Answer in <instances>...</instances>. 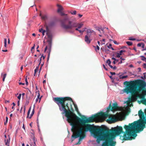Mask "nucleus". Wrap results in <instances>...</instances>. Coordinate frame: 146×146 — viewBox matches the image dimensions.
<instances>
[{"label":"nucleus","mask_w":146,"mask_h":146,"mask_svg":"<svg viewBox=\"0 0 146 146\" xmlns=\"http://www.w3.org/2000/svg\"><path fill=\"white\" fill-rule=\"evenodd\" d=\"M106 64H108V65L110 67V65H111V61L110 59H108L107 60L106 62Z\"/></svg>","instance_id":"23"},{"label":"nucleus","mask_w":146,"mask_h":146,"mask_svg":"<svg viewBox=\"0 0 146 146\" xmlns=\"http://www.w3.org/2000/svg\"><path fill=\"white\" fill-rule=\"evenodd\" d=\"M25 107L24 108V112H23L24 114H25Z\"/></svg>","instance_id":"54"},{"label":"nucleus","mask_w":146,"mask_h":146,"mask_svg":"<svg viewBox=\"0 0 146 146\" xmlns=\"http://www.w3.org/2000/svg\"><path fill=\"white\" fill-rule=\"evenodd\" d=\"M40 16L41 17V19L44 20H45L47 18V16L46 15H44L43 16H42L41 15V13H40Z\"/></svg>","instance_id":"19"},{"label":"nucleus","mask_w":146,"mask_h":146,"mask_svg":"<svg viewBox=\"0 0 146 146\" xmlns=\"http://www.w3.org/2000/svg\"><path fill=\"white\" fill-rule=\"evenodd\" d=\"M39 65L40 64H39L38 66H36V68L35 70V72H36L38 70Z\"/></svg>","instance_id":"31"},{"label":"nucleus","mask_w":146,"mask_h":146,"mask_svg":"<svg viewBox=\"0 0 146 146\" xmlns=\"http://www.w3.org/2000/svg\"><path fill=\"white\" fill-rule=\"evenodd\" d=\"M63 21L64 20L62 21V27L63 28L65 29H70L73 27V26L72 24V21H69L68 22V24L66 25L63 23V22H65L66 20L65 21Z\"/></svg>","instance_id":"10"},{"label":"nucleus","mask_w":146,"mask_h":146,"mask_svg":"<svg viewBox=\"0 0 146 146\" xmlns=\"http://www.w3.org/2000/svg\"><path fill=\"white\" fill-rule=\"evenodd\" d=\"M115 61L116 60H114L113 61V63L114 64H115L116 62H115Z\"/></svg>","instance_id":"64"},{"label":"nucleus","mask_w":146,"mask_h":146,"mask_svg":"<svg viewBox=\"0 0 146 146\" xmlns=\"http://www.w3.org/2000/svg\"><path fill=\"white\" fill-rule=\"evenodd\" d=\"M19 85H24L25 84V83H23L21 82H20L19 83Z\"/></svg>","instance_id":"52"},{"label":"nucleus","mask_w":146,"mask_h":146,"mask_svg":"<svg viewBox=\"0 0 146 146\" xmlns=\"http://www.w3.org/2000/svg\"><path fill=\"white\" fill-rule=\"evenodd\" d=\"M121 60L120 62L119 63V64H121V63H122V60H125V59L124 58H121Z\"/></svg>","instance_id":"41"},{"label":"nucleus","mask_w":146,"mask_h":146,"mask_svg":"<svg viewBox=\"0 0 146 146\" xmlns=\"http://www.w3.org/2000/svg\"><path fill=\"white\" fill-rule=\"evenodd\" d=\"M4 47L5 48H7V40L6 38H4Z\"/></svg>","instance_id":"24"},{"label":"nucleus","mask_w":146,"mask_h":146,"mask_svg":"<svg viewBox=\"0 0 146 146\" xmlns=\"http://www.w3.org/2000/svg\"><path fill=\"white\" fill-rule=\"evenodd\" d=\"M111 59L112 60H116V59L115 58H113V57Z\"/></svg>","instance_id":"63"},{"label":"nucleus","mask_w":146,"mask_h":146,"mask_svg":"<svg viewBox=\"0 0 146 146\" xmlns=\"http://www.w3.org/2000/svg\"><path fill=\"white\" fill-rule=\"evenodd\" d=\"M7 74L5 73L3 74V73H2L1 74V76L3 78V81L4 82L5 81V79L6 76Z\"/></svg>","instance_id":"15"},{"label":"nucleus","mask_w":146,"mask_h":146,"mask_svg":"<svg viewBox=\"0 0 146 146\" xmlns=\"http://www.w3.org/2000/svg\"><path fill=\"white\" fill-rule=\"evenodd\" d=\"M145 88L143 89H142L141 90L143 92L142 95H138V97L140 98H144V96L146 95V90H144Z\"/></svg>","instance_id":"11"},{"label":"nucleus","mask_w":146,"mask_h":146,"mask_svg":"<svg viewBox=\"0 0 146 146\" xmlns=\"http://www.w3.org/2000/svg\"><path fill=\"white\" fill-rule=\"evenodd\" d=\"M132 44V43L131 42L128 41V46H131Z\"/></svg>","instance_id":"43"},{"label":"nucleus","mask_w":146,"mask_h":146,"mask_svg":"<svg viewBox=\"0 0 146 146\" xmlns=\"http://www.w3.org/2000/svg\"><path fill=\"white\" fill-rule=\"evenodd\" d=\"M9 100H5V103H9Z\"/></svg>","instance_id":"61"},{"label":"nucleus","mask_w":146,"mask_h":146,"mask_svg":"<svg viewBox=\"0 0 146 146\" xmlns=\"http://www.w3.org/2000/svg\"><path fill=\"white\" fill-rule=\"evenodd\" d=\"M143 67H144V68H146V64H145V63H144V64H143Z\"/></svg>","instance_id":"51"},{"label":"nucleus","mask_w":146,"mask_h":146,"mask_svg":"<svg viewBox=\"0 0 146 146\" xmlns=\"http://www.w3.org/2000/svg\"><path fill=\"white\" fill-rule=\"evenodd\" d=\"M31 108H29V110L28 111V112H27V118H29V114H30V112L31 111Z\"/></svg>","instance_id":"27"},{"label":"nucleus","mask_w":146,"mask_h":146,"mask_svg":"<svg viewBox=\"0 0 146 146\" xmlns=\"http://www.w3.org/2000/svg\"><path fill=\"white\" fill-rule=\"evenodd\" d=\"M143 43H139L137 44V46L138 47H140L143 44Z\"/></svg>","instance_id":"36"},{"label":"nucleus","mask_w":146,"mask_h":146,"mask_svg":"<svg viewBox=\"0 0 146 146\" xmlns=\"http://www.w3.org/2000/svg\"><path fill=\"white\" fill-rule=\"evenodd\" d=\"M78 16H79V17L80 18H81V17H82V15L79 14H78Z\"/></svg>","instance_id":"56"},{"label":"nucleus","mask_w":146,"mask_h":146,"mask_svg":"<svg viewBox=\"0 0 146 146\" xmlns=\"http://www.w3.org/2000/svg\"><path fill=\"white\" fill-rule=\"evenodd\" d=\"M136 100V98L133 97H132L131 98V99L129 98H128V107H129V106L131 107V106H133V105L132 104H130V100L132 101L133 100Z\"/></svg>","instance_id":"14"},{"label":"nucleus","mask_w":146,"mask_h":146,"mask_svg":"<svg viewBox=\"0 0 146 146\" xmlns=\"http://www.w3.org/2000/svg\"><path fill=\"white\" fill-rule=\"evenodd\" d=\"M126 104L125 107H119L118 104L116 102L114 103L112 105L111 111L114 112L116 111H121V112L119 113H123L125 112V116L128 113V101L124 102V104Z\"/></svg>","instance_id":"6"},{"label":"nucleus","mask_w":146,"mask_h":146,"mask_svg":"<svg viewBox=\"0 0 146 146\" xmlns=\"http://www.w3.org/2000/svg\"><path fill=\"white\" fill-rule=\"evenodd\" d=\"M125 73H122L121 75H120V73L118 74V75H119V78L121 79H123L124 78H126L128 77L127 75H123Z\"/></svg>","instance_id":"12"},{"label":"nucleus","mask_w":146,"mask_h":146,"mask_svg":"<svg viewBox=\"0 0 146 146\" xmlns=\"http://www.w3.org/2000/svg\"><path fill=\"white\" fill-rule=\"evenodd\" d=\"M78 23H74L73 24H72V26L73 27H76L78 26Z\"/></svg>","instance_id":"29"},{"label":"nucleus","mask_w":146,"mask_h":146,"mask_svg":"<svg viewBox=\"0 0 146 146\" xmlns=\"http://www.w3.org/2000/svg\"><path fill=\"white\" fill-rule=\"evenodd\" d=\"M142 103L144 105H146V99L143 100L141 101Z\"/></svg>","instance_id":"32"},{"label":"nucleus","mask_w":146,"mask_h":146,"mask_svg":"<svg viewBox=\"0 0 146 146\" xmlns=\"http://www.w3.org/2000/svg\"><path fill=\"white\" fill-rule=\"evenodd\" d=\"M50 50L49 52H48V60L49 58V56H50Z\"/></svg>","instance_id":"47"},{"label":"nucleus","mask_w":146,"mask_h":146,"mask_svg":"<svg viewBox=\"0 0 146 146\" xmlns=\"http://www.w3.org/2000/svg\"><path fill=\"white\" fill-rule=\"evenodd\" d=\"M22 128L24 129L25 130V126H24V124H23V126H22Z\"/></svg>","instance_id":"59"},{"label":"nucleus","mask_w":146,"mask_h":146,"mask_svg":"<svg viewBox=\"0 0 146 146\" xmlns=\"http://www.w3.org/2000/svg\"><path fill=\"white\" fill-rule=\"evenodd\" d=\"M34 109H33L32 111V112H31L30 116H29V119H31V118L33 116V115L34 114Z\"/></svg>","instance_id":"25"},{"label":"nucleus","mask_w":146,"mask_h":146,"mask_svg":"<svg viewBox=\"0 0 146 146\" xmlns=\"http://www.w3.org/2000/svg\"><path fill=\"white\" fill-rule=\"evenodd\" d=\"M84 25V24L83 23H78V27L77 28H78V29H80Z\"/></svg>","instance_id":"20"},{"label":"nucleus","mask_w":146,"mask_h":146,"mask_svg":"<svg viewBox=\"0 0 146 146\" xmlns=\"http://www.w3.org/2000/svg\"><path fill=\"white\" fill-rule=\"evenodd\" d=\"M103 67H104V68L106 70H108V69H107L106 68V66H105V65L104 64H103Z\"/></svg>","instance_id":"46"},{"label":"nucleus","mask_w":146,"mask_h":146,"mask_svg":"<svg viewBox=\"0 0 146 146\" xmlns=\"http://www.w3.org/2000/svg\"><path fill=\"white\" fill-rule=\"evenodd\" d=\"M124 129L125 131L124 132L123 131L122 128L117 126L116 127L111 128V130L113 131V133H107L109 134H113L115 136V135H119L121 132L123 135L120 136V139L122 140H128V126L125 125ZM107 133V132H106Z\"/></svg>","instance_id":"5"},{"label":"nucleus","mask_w":146,"mask_h":146,"mask_svg":"<svg viewBox=\"0 0 146 146\" xmlns=\"http://www.w3.org/2000/svg\"><path fill=\"white\" fill-rule=\"evenodd\" d=\"M86 35L85 37V41L87 44L90 43L92 37L96 35V32L91 28L86 29Z\"/></svg>","instance_id":"7"},{"label":"nucleus","mask_w":146,"mask_h":146,"mask_svg":"<svg viewBox=\"0 0 146 146\" xmlns=\"http://www.w3.org/2000/svg\"><path fill=\"white\" fill-rule=\"evenodd\" d=\"M47 46H46V47H45V49H44V52H46V51L47 50Z\"/></svg>","instance_id":"57"},{"label":"nucleus","mask_w":146,"mask_h":146,"mask_svg":"<svg viewBox=\"0 0 146 146\" xmlns=\"http://www.w3.org/2000/svg\"><path fill=\"white\" fill-rule=\"evenodd\" d=\"M126 48V49H127V47L125 46H123L121 48Z\"/></svg>","instance_id":"60"},{"label":"nucleus","mask_w":146,"mask_h":146,"mask_svg":"<svg viewBox=\"0 0 146 146\" xmlns=\"http://www.w3.org/2000/svg\"><path fill=\"white\" fill-rule=\"evenodd\" d=\"M93 47L95 48V50L96 52H97L98 51L100 50V47L98 45H97L96 47L95 46H93Z\"/></svg>","instance_id":"22"},{"label":"nucleus","mask_w":146,"mask_h":146,"mask_svg":"<svg viewBox=\"0 0 146 146\" xmlns=\"http://www.w3.org/2000/svg\"><path fill=\"white\" fill-rule=\"evenodd\" d=\"M57 6L58 7L57 10L58 12L60 13L61 15L63 16L65 15L66 16V18L64 19L63 21H65L66 20H68V17L67 16V15L66 14H65L62 11V10H63V8L62 6L59 4L57 5Z\"/></svg>","instance_id":"8"},{"label":"nucleus","mask_w":146,"mask_h":146,"mask_svg":"<svg viewBox=\"0 0 146 146\" xmlns=\"http://www.w3.org/2000/svg\"><path fill=\"white\" fill-rule=\"evenodd\" d=\"M125 116V112L123 113H117L114 115H108L104 113H101L97 117V118L100 121H103L107 119V121L109 123H114L119 119L123 118Z\"/></svg>","instance_id":"3"},{"label":"nucleus","mask_w":146,"mask_h":146,"mask_svg":"<svg viewBox=\"0 0 146 146\" xmlns=\"http://www.w3.org/2000/svg\"><path fill=\"white\" fill-rule=\"evenodd\" d=\"M123 87L125 88V89L121 90L119 93L120 94H123L125 93H128V81H126L123 83Z\"/></svg>","instance_id":"9"},{"label":"nucleus","mask_w":146,"mask_h":146,"mask_svg":"<svg viewBox=\"0 0 146 146\" xmlns=\"http://www.w3.org/2000/svg\"><path fill=\"white\" fill-rule=\"evenodd\" d=\"M115 55L116 57L118 58L120 57V56L121 55L118 52L115 53Z\"/></svg>","instance_id":"21"},{"label":"nucleus","mask_w":146,"mask_h":146,"mask_svg":"<svg viewBox=\"0 0 146 146\" xmlns=\"http://www.w3.org/2000/svg\"><path fill=\"white\" fill-rule=\"evenodd\" d=\"M126 51L125 50H121L119 52H118L121 55L123 53L125 52Z\"/></svg>","instance_id":"28"},{"label":"nucleus","mask_w":146,"mask_h":146,"mask_svg":"<svg viewBox=\"0 0 146 146\" xmlns=\"http://www.w3.org/2000/svg\"><path fill=\"white\" fill-rule=\"evenodd\" d=\"M2 51L3 52H7V49H6L5 50H2Z\"/></svg>","instance_id":"53"},{"label":"nucleus","mask_w":146,"mask_h":146,"mask_svg":"<svg viewBox=\"0 0 146 146\" xmlns=\"http://www.w3.org/2000/svg\"><path fill=\"white\" fill-rule=\"evenodd\" d=\"M130 112V108L128 107V114Z\"/></svg>","instance_id":"58"},{"label":"nucleus","mask_w":146,"mask_h":146,"mask_svg":"<svg viewBox=\"0 0 146 146\" xmlns=\"http://www.w3.org/2000/svg\"><path fill=\"white\" fill-rule=\"evenodd\" d=\"M145 82L142 80L128 82V87L132 86L131 92L132 95L140 92L145 86Z\"/></svg>","instance_id":"4"},{"label":"nucleus","mask_w":146,"mask_h":146,"mask_svg":"<svg viewBox=\"0 0 146 146\" xmlns=\"http://www.w3.org/2000/svg\"><path fill=\"white\" fill-rule=\"evenodd\" d=\"M8 120V117H6V121L5 122V125L7 122Z\"/></svg>","instance_id":"40"},{"label":"nucleus","mask_w":146,"mask_h":146,"mask_svg":"<svg viewBox=\"0 0 146 146\" xmlns=\"http://www.w3.org/2000/svg\"><path fill=\"white\" fill-rule=\"evenodd\" d=\"M10 142V138L9 137L6 140L5 139V143L6 146H9Z\"/></svg>","instance_id":"13"},{"label":"nucleus","mask_w":146,"mask_h":146,"mask_svg":"<svg viewBox=\"0 0 146 146\" xmlns=\"http://www.w3.org/2000/svg\"><path fill=\"white\" fill-rule=\"evenodd\" d=\"M128 39L131 40H136V39L135 38H133L132 37H130Z\"/></svg>","instance_id":"39"},{"label":"nucleus","mask_w":146,"mask_h":146,"mask_svg":"<svg viewBox=\"0 0 146 146\" xmlns=\"http://www.w3.org/2000/svg\"><path fill=\"white\" fill-rule=\"evenodd\" d=\"M74 106L75 107V109L76 110V111L78 112V107L77 106L76 104H74Z\"/></svg>","instance_id":"33"},{"label":"nucleus","mask_w":146,"mask_h":146,"mask_svg":"<svg viewBox=\"0 0 146 146\" xmlns=\"http://www.w3.org/2000/svg\"><path fill=\"white\" fill-rule=\"evenodd\" d=\"M110 73L112 75H115V72H110Z\"/></svg>","instance_id":"48"},{"label":"nucleus","mask_w":146,"mask_h":146,"mask_svg":"<svg viewBox=\"0 0 146 146\" xmlns=\"http://www.w3.org/2000/svg\"><path fill=\"white\" fill-rule=\"evenodd\" d=\"M33 145L35 146V139L34 137H33Z\"/></svg>","instance_id":"37"},{"label":"nucleus","mask_w":146,"mask_h":146,"mask_svg":"<svg viewBox=\"0 0 146 146\" xmlns=\"http://www.w3.org/2000/svg\"><path fill=\"white\" fill-rule=\"evenodd\" d=\"M141 57H142L141 60L144 61L146 59V58L144 56H141Z\"/></svg>","instance_id":"38"},{"label":"nucleus","mask_w":146,"mask_h":146,"mask_svg":"<svg viewBox=\"0 0 146 146\" xmlns=\"http://www.w3.org/2000/svg\"><path fill=\"white\" fill-rule=\"evenodd\" d=\"M43 63L42 64H41V67H40V70H39V72H40V70H41V68H42V67L43 66Z\"/></svg>","instance_id":"49"},{"label":"nucleus","mask_w":146,"mask_h":146,"mask_svg":"<svg viewBox=\"0 0 146 146\" xmlns=\"http://www.w3.org/2000/svg\"><path fill=\"white\" fill-rule=\"evenodd\" d=\"M98 30L100 32L101 31H103V32L104 31V30L103 29H100Z\"/></svg>","instance_id":"50"},{"label":"nucleus","mask_w":146,"mask_h":146,"mask_svg":"<svg viewBox=\"0 0 146 146\" xmlns=\"http://www.w3.org/2000/svg\"><path fill=\"white\" fill-rule=\"evenodd\" d=\"M25 82H26V84L27 85H28V82H27V77H26V78H25Z\"/></svg>","instance_id":"44"},{"label":"nucleus","mask_w":146,"mask_h":146,"mask_svg":"<svg viewBox=\"0 0 146 146\" xmlns=\"http://www.w3.org/2000/svg\"><path fill=\"white\" fill-rule=\"evenodd\" d=\"M138 115L140 119L128 124V140L135 139L137 136V133L142 131L145 127L146 119L144 113L140 110Z\"/></svg>","instance_id":"2"},{"label":"nucleus","mask_w":146,"mask_h":146,"mask_svg":"<svg viewBox=\"0 0 146 146\" xmlns=\"http://www.w3.org/2000/svg\"><path fill=\"white\" fill-rule=\"evenodd\" d=\"M129 67L131 68L133 67V66L132 64H131L129 66Z\"/></svg>","instance_id":"62"},{"label":"nucleus","mask_w":146,"mask_h":146,"mask_svg":"<svg viewBox=\"0 0 146 146\" xmlns=\"http://www.w3.org/2000/svg\"><path fill=\"white\" fill-rule=\"evenodd\" d=\"M86 29H87V28L85 27V28H84V30L83 31H82V30H79L78 29V28H76L75 29L76 30L78 31L80 33H81L82 34L83 32Z\"/></svg>","instance_id":"16"},{"label":"nucleus","mask_w":146,"mask_h":146,"mask_svg":"<svg viewBox=\"0 0 146 146\" xmlns=\"http://www.w3.org/2000/svg\"><path fill=\"white\" fill-rule=\"evenodd\" d=\"M69 97L56 98V103L58 105L60 110L65 114L68 121L72 126L73 134L72 137L76 138L79 137L78 142L76 145L80 144L85 137V131H90L91 135L96 139L97 143H99L101 141H103L102 146H115L116 142L115 136L113 134H109L105 131L103 129L99 126L92 127L89 124H83L93 122L94 119L92 118L80 119L75 114L73 113L68 106L66 104L65 101L70 100Z\"/></svg>","instance_id":"1"},{"label":"nucleus","mask_w":146,"mask_h":146,"mask_svg":"<svg viewBox=\"0 0 146 146\" xmlns=\"http://www.w3.org/2000/svg\"><path fill=\"white\" fill-rule=\"evenodd\" d=\"M21 94H19V95L17 97V98L19 100L18 101V105H19V101L20 100L21 97Z\"/></svg>","instance_id":"26"},{"label":"nucleus","mask_w":146,"mask_h":146,"mask_svg":"<svg viewBox=\"0 0 146 146\" xmlns=\"http://www.w3.org/2000/svg\"><path fill=\"white\" fill-rule=\"evenodd\" d=\"M110 67L111 68V69H112L113 70H115L116 69V67L115 66H113L111 65H110Z\"/></svg>","instance_id":"34"},{"label":"nucleus","mask_w":146,"mask_h":146,"mask_svg":"<svg viewBox=\"0 0 146 146\" xmlns=\"http://www.w3.org/2000/svg\"><path fill=\"white\" fill-rule=\"evenodd\" d=\"M39 32H41L42 33V35L43 36L44 35V33L46 32V31L43 29L42 28H41L39 29Z\"/></svg>","instance_id":"17"},{"label":"nucleus","mask_w":146,"mask_h":146,"mask_svg":"<svg viewBox=\"0 0 146 146\" xmlns=\"http://www.w3.org/2000/svg\"><path fill=\"white\" fill-rule=\"evenodd\" d=\"M144 46H145V44H144V43H143V44H142V45L141 46V47L143 48L144 47Z\"/></svg>","instance_id":"55"},{"label":"nucleus","mask_w":146,"mask_h":146,"mask_svg":"<svg viewBox=\"0 0 146 146\" xmlns=\"http://www.w3.org/2000/svg\"><path fill=\"white\" fill-rule=\"evenodd\" d=\"M108 48H111V47H112V45L111 44H110L108 46Z\"/></svg>","instance_id":"42"},{"label":"nucleus","mask_w":146,"mask_h":146,"mask_svg":"<svg viewBox=\"0 0 146 146\" xmlns=\"http://www.w3.org/2000/svg\"><path fill=\"white\" fill-rule=\"evenodd\" d=\"M70 13L72 15H74L76 14V11H74L72 12H71Z\"/></svg>","instance_id":"35"},{"label":"nucleus","mask_w":146,"mask_h":146,"mask_svg":"<svg viewBox=\"0 0 146 146\" xmlns=\"http://www.w3.org/2000/svg\"><path fill=\"white\" fill-rule=\"evenodd\" d=\"M45 58V56H44L42 55L41 56V58H40V62H39V64H40L41 63V61L42 59V58L43 60H44V59Z\"/></svg>","instance_id":"30"},{"label":"nucleus","mask_w":146,"mask_h":146,"mask_svg":"<svg viewBox=\"0 0 146 146\" xmlns=\"http://www.w3.org/2000/svg\"><path fill=\"white\" fill-rule=\"evenodd\" d=\"M40 94L39 93H38V95H37V97L35 100L36 102H37L38 101V100H39V103L40 102V101L41 97L40 98Z\"/></svg>","instance_id":"18"},{"label":"nucleus","mask_w":146,"mask_h":146,"mask_svg":"<svg viewBox=\"0 0 146 146\" xmlns=\"http://www.w3.org/2000/svg\"><path fill=\"white\" fill-rule=\"evenodd\" d=\"M113 42L115 44H119V43L117 41H115V40Z\"/></svg>","instance_id":"45"}]
</instances>
